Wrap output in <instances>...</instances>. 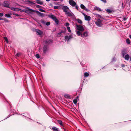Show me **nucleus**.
<instances>
[{"mask_svg":"<svg viewBox=\"0 0 131 131\" xmlns=\"http://www.w3.org/2000/svg\"><path fill=\"white\" fill-rule=\"evenodd\" d=\"M3 6L4 7L9 8V5L6 2H4L3 3Z\"/></svg>","mask_w":131,"mask_h":131,"instance_id":"nucleus-11","label":"nucleus"},{"mask_svg":"<svg viewBox=\"0 0 131 131\" xmlns=\"http://www.w3.org/2000/svg\"><path fill=\"white\" fill-rule=\"evenodd\" d=\"M84 75L85 77H87L89 75V74L87 72H85L84 74Z\"/></svg>","mask_w":131,"mask_h":131,"instance_id":"nucleus-22","label":"nucleus"},{"mask_svg":"<svg viewBox=\"0 0 131 131\" xmlns=\"http://www.w3.org/2000/svg\"><path fill=\"white\" fill-rule=\"evenodd\" d=\"M82 13L84 17L85 20L88 21H89L90 20L91 17L90 16L86 15L83 12H82Z\"/></svg>","mask_w":131,"mask_h":131,"instance_id":"nucleus-5","label":"nucleus"},{"mask_svg":"<svg viewBox=\"0 0 131 131\" xmlns=\"http://www.w3.org/2000/svg\"><path fill=\"white\" fill-rule=\"evenodd\" d=\"M5 17H7L9 18L11 17L10 16L9 14H5Z\"/></svg>","mask_w":131,"mask_h":131,"instance_id":"nucleus-20","label":"nucleus"},{"mask_svg":"<svg viewBox=\"0 0 131 131\" xmlns=\"http://www.w3.org/2000/svg\"><path fill=\"white\" fill-rule=\"evenodd\" d=\"M95 24L98 26H101L102 25L101 21L99 19H98L97 21L95 23Z\"/></svg>","mask_w":131,"mask_h":131,"instance_id":"nucleus-6","label":"nucleus"},{"mask_svg":"<svg viewBox=\"0 0 131 131\" xmlns=\"http://www.w3.org/2000/svg\"><path fill=\"white\" fill-rule=\"evenodd\" d=\"M80 7L82 9L85 10L86 11L88 12L89 11V10L86 8V7L83 5L81 4Z\"/></svg>","mask_w":131,"mask_h":131,"instance_id":"nucleus-9","label":"nucleus"},{"mask_svg":"<svg viewBox=\"0 0 131 131\" xmlns=\"http://www.w3.org/2000/svg\"><path fill=\"white\" fill-rule=\"evenodd\" d=\"M25 9H24L23 10L21 9L18 8V11H20L21 12H25Z\"/></svg>","mask_w":131,"mask_h":131,"instance_id":"nucleus-27","label":"nucleus"},{"mask_svg":"<svg viewBox=\"0 0 131 131\" xmlns=\"http://www.w3.org/2000/svg\"><path fill=\"white\" fill-rule=\"evenodd\" d=\"M129 56L128 54L126 55L124 57V58L125 60H128L129 59Z\"/></svg>","mask_w":131,"mask_h":131,"instance_id":"nucleus-13","label":"nucleus"},{"mask_svg":"<svg viewBox=\"0 0 131 131\" xmlns=\"http://www.w3.org/2000/svg\"><path fill=\"white\" fill-rule=\"evenodd\" d=\"M130 2H131V0H130Z\"/></svg>","mask_w":131,"mask_h":131,"instance_id":"nucleus-51","label":"nucleus"},{"mask_svg":"<svg viewBox=\"0 0 131 131\" xmlns=\"http://www.w3.org/2000/svg\"><path fill=\"white\" fill-rule=\"evenodd\" d=\"M75 8L77 10L78 9V6L77 5H76L75 7Z\"/></svg>","mask_w":131,"mask_h":131,"instance_id":"nucleus-41","label":"nucleus"},{"mask_svg":"<svg viewBox=\"0 0 131 131\" xmlns=\"http://www.w3.org/2000/svg\"><path fill=\"white\" fill-rule=\"evenodd\" d=\"M77 21L80 24H82V22L81 20L79 19H77Z\"/></svg>","mask_w":131,"mask_h":131,"instance_id":"nucleus-19","label":"nucleus"},{"mask_svg":"<svg viewBox=\"0 0 131 131\" xmlns=\"http://www.w3.org/2000/svg\"><path fill=\"white\" fill-rule=\"evenodd\" d=\"M64 32H65V31H61V33H64Z\"/></svg>","mask_w":131,"mask_h":131,"instance_id":"nucleus-42","label":"nucleus"},{"mask_svg":"<svg viewBox=\"0 0 131 131\" xmlns=\"http://www.w3.org/2000/svg\"><path fill=\"white\" fill-rule=\"evenodd\" d=\"M20 54L19 53H17L16 54V56L17 57H18L20 55Z\"/></svg>","mask_w":131,"mask_h":131,"instance_id":"nucleus-36","label":"nucleus"},{"mask_svg":"<svg viewBox=\"0 0 131 131\" xmlns=\"http://www.w3.org/2000/svg\"><path fill=\"white\" fill-rule=\"evenodd\" d=\"M35 56L37 58H40L38 54H36V55Z\"/></svg>","mask_w":131,"mask_h":131,"instance_id":"nucleus-30","label":"nucleus"},{"mask_svg":"<svg viewBox=\"0 0 131 131\" xmlns=\"http://www.w3.org/2000/svg\"><path fill=\"white\" fill-rule=\"evenodd\" d=\"M73 103L76 104L77 102V99H74L73 101Z\"/></svg>","mask_w":131,"mask_h":131,"instance_id":"nucleus-25","label":"nucleus"},{"mask_svg":"<svg viewBox=\"0 0 131 131\" xmlns=\"http://www.w3.org/2000/svg\"><path fill=\"white\" fill-rule=\"evenodd\" d=\"M59 7L58 6H55L54 7V8L55 9H57Z\"/></svg>","mask_w":131,"mask_h":131,"instance_id":"nucleus-32","label":"nucleus"},{"mask_svg":"<svg viewBox=\"0 0 131 131\" xmlns=\"http://www.w3.org/2000/svg\"><path fill=\"white\" fill-rule=\"evenodd\" d=\"M10 9L13 10L18 11V8H16L11 7L10 8Z\"/></svg>","mask_w":131,"mask_h":131,"instance_id":"nucleus-15","label":"nucleus"},{"mask_svg":"<svg viewBox=\"0 0 131 131\" xmlns=\"http://www.w3.org/2000/svg\"><path fill=\"white\" fill-rule=\"evenodd\" d=\"M126 42L128 44H129L130 43V40L128 39H127V40H126Z\"/></svg>","mask_w":131,"mask_h":131,"instance_id":"nucleus-23","label":"nucleus"},{"mask_svg":"<svg viewBox=\"0 0 131 131\" xmlns=\"http://www.w3.org/2000/svg\"><path fill=\"white\" fill-rule=\"evenodd\" d=\"M43 52L44 53H45V49H43Z\"/></svg>","mask_w":131,"mask_h":131,"instance_id":"nucleus-44","label":"nucleus"},{"mask_svg":"<svg viewBox=\"0 0 131 131\" xmlns=\"http://www.w3.org/2000/svg\"><path fill=\"white\" fill-rule=\"evenodd\" d=\"M106 11L107 12L109 13H111L112 12V11L110 9H107L106 10Z\"/></svg>","mask_w":131,"mask_h":131,"instance_id":"nucleus-28","label":"nucleus"},{"mask_svg":"<svg viewBox=\"0 0 131 131\" xmlns=\"http://www.w3.org/2000/svg\"><path fill=\"white\" fill-rule=\"evenodd\" d=\"M46 1H47L48 2L49 1H50V0H46Z\"/></svg>","mask_w":131,"mask_h":131,"instance_id":"nucleus-47","label":"nucleus"},{"mask_svg":"<svg viewBox=\"0 0 131 131\" xmlns=\"http://www.w3.org/2000/svg\"><path fill=\"white\" fill-rule=\"evenodd\" d=\"M69 23H66V24H65V26H68L69 25Z\"/></svg>","mask_w":131,"mask_h":131,"instance_id":"nucleus-35","label":"nucleus"},{"mask_svg":"<svg viewBox=\"0 0 131 131\" xmlns=\"http://www.w3.org/2000/svg\"><path fill=\"white\" fill-rule=\"evenodd\" d=\"M50 17L52 19H53V20L56 18L55 16L52 15H50Z\"/></svg>","mask_w":131,"mask_h":131,"instance_id":"nucleus-17","label":"nucleus"},{"mask_svg":"<svg viewBox=\"0 0 131 131\" xmlns=\"http://www.w3.org/2000/svg\"><path fill=\"white\" fill-rule=\"evenodd\" d=\"M76 27H77V29L78 30V31H79L81 32L83 31L84 29L83 26L81 25H76Z\"/></svg>","mask_w":131,"mask_h":131,"instance_id":"nucleus-3","label":"nucleus"},{"mask_svg":"<svg viewBox=\"0 0 131 131\" xmlns=\"http://www.w3.org/2000/svg\"><path fill=\"white\" fill-rule=\"evenodd\" d=\"M124 66H125V65H124V64H122V67H124Z\"/></svg>","mask_w":131,"mask_h":131,"instance_id":"nucleus-43","label":"nucleus"},{"mask_svg":"<svg viewBox=\"0 0 131 131\" xmlns=\"http://www.w3.org/2000/svg\"><path fill=\"white\" fill-rule=\"evenodd\" d=\"M36 31L37 32L38 34L41 35L43 34V32L42 31L36 29Z\"/></svg>","mask_w":131,"mask_h":131,"instance_id":"nucleus-10","label":"nucleus"},{"mask_svg":"<svg viewBox=\"0 0 131 131\" xmlns=\"http://www.w3.org/2000/svg\"><path fill=\"white\" fill-rule=\"evenodd\" d=\"M52 129L53 131H59L58 128L55 127H52Z\"/></svg>","mask_w":131,"mask_h":131,"instance_id":"nucleus-14","label":"nucleus"},{"mask_svg":"<svg viewBox=\"0 0 131 131\" xmlns=\"http://www.w3.org/2000/svg\"><path fill=\"white\" fill-rule=\"evenodd\" d=\"M69 3L70 5L72 6H74L76 5V3L73 0L69 1Z\"/></svg>","mask_w":131,"mask_h":131,"instance_id":"nucleus-8","label":"nucleus"},{"mask_svg":"<svg viewBox=\"0 0 131 131\" xmlns=\"http://www.w3.org/2000/svg\"><path fill=\"white\" fill-rule=\"evenodd\" d=\"M65 14L68 16L72 17L74 16L73 13L69 10L65 13Z\"/></svg>","mask_w":131,"mask_h":131,"instance_id":"nucleus-4","label":"nucleus"},{"mask_svg":"<svg viewBox=\"0 0 131 131\" xmlns=\"http://www.w3.org/2000/svg\"><path fill=\"white\" fill-rule=\"evenodd\" d=\"M40 6H39V5H38V6H37V7H39Z\"/></svg>","mask_w":131,"mask_h":131,"instance_id":"nucleus-46","label":"nucleus"},{"mask_svg":"<svg viewBox=\"0 0 131 131\" xmlns=\"http://www.w3.org/2000/svg\"><path fill=\"white\" fill-rule=\"evenodd\" d=\"M127 53V52L125 50H123L122 52V55L123 57H124V55Z\"/></svg>","mask_w":131,"mask_h":131,"instance_id":"nucleus-12","label":"nucleus"},{"mask_svg":"<svg viewBox=\"0 0 131 131\" xmlns=\"http://www.w3.org/2000/svg\"><path fill=\"white\" fill-rule=\"evenodd\" d=\"M65 39L66 40H69L68 39V37L67 36H66L65 37Z\"/></svg>","mask_w":131,"mask_h":131,"instance_id":"nucleus-38","label":"nucleus"},{"mask_svg":"<svg viewBox=\"0 0 131 131\" xmlns=\"http://www.w3.org/2000/svg\"><path fill=\"white\" fill-rule=\"evenodd\" d=\"M122 6H123V3H122Z\"/></svg>","mask_w":131,"mask_h":131,"instance_id":"nucleus-48","label":"nucleus"},{"mask_svg":"<svg viewBox=\"0 0 131 131\" xmlns=\"http://www.w3.org/2000/svg\"><path fill=\"white\" fill-rule=\"evenodd\" d=\"M94 9L95 10H97L99 11H101V9L100 8L97 7H95L94 8Z\"/></svg>","mask_w":131,"mask_h":131,"instance_id":"nucleus-16","label":"nucleus"},{"mask_svg":"<svg viewBox=\"0 0 131 131\" xmlns=\"http://www.w3.org/2000/svg\"><path fill=\"white\" fill-rule=\"evenodd\" d=\"M62 9L65 13L70 10L69 7L66 6H63Z\"/></svg>","mask_w":131,"mask_h":131,"instance_id":"nucleus-7","label":"nucleus"},{"mask_svg":"<svg viewBox=\"0 0 131 131\" xmlns=\"http://www.w3.org/2000/svg\"><path fill=\"white\" fill-rule=\"evenodd\" d=\"M101 0L104 3H106V0Z\"/></svg>","mask_w":131,"mask_h":131,"instance_id":"nucleus-37","label":"nucleus"},{"mask_svg":"<svg viewBox=\"0 0 131 131\" xmlns=\"http://www.w3.org/2000/svg\"><path fill=\"white\" fill-rule=\"evenodd\" d=\"M61 32H59V33H58V35L59 36H60L61 35Z\"/></svg>","mask_w":131,"mask_h":131,"instance_id":"nucleus-39","label":"nucleus"},{"mask_svg":"<svg viewBox=\"0 0 131 131\" xmlns=\"http://www.w3.org/2000/svg\"><path fill=\"white\" fill-rule=\"evenodd\" d=\"M4 39L7 42V43L8 42V39L6 37H4Z\"/></svg>","mask_w":131,"mask_h":131,"instance_id":"nucleus-29","label":"nucleus"},{"mask_svg":"<svg viewBox=\"0 0 131 131\" xmlns=\"http://www.w3.org/2000/svg\"><path fill=\"white\" fill-rule=\"evenodd\" d=\"M37 3L38 4L42 5L43 4V2L41 1H38L37 2Z\"/></svg>","mask_w":131,"mask_h":131,"instance_id":"nucleus-24","label":"nucleus"},{"mask_svg":"<svg viewBox=\"0 0 131 131\" xmlns=\"http://www.w3.org/2000/svg\"><path fill=\"white\" fill-rule=\"evenodd\" d=\"M35 11L37 12V13H38L39 14L40 16H42L43 14L38 11H36L30 8H29L28 7H26V9H25V12L27 13H31L32 12H35Z\"/></svg>","mask_w":131,"mask_h":131,"instance_id":"nucleus-1","label":"nucleus"},{"mask_svg":"<svg viewBox=\"0 0 131 131\" xmlns=\"http://www.w3.org/2000/svg\"><path fill=\"white\" fill-rule=\"evenodd\" d=\"M67 29L68 30L69 32H71V30L70 29V27H67Z\"/></svg>","mask_w":131,"mask_h":131,"instance_id":"nucleus-31","label":"nucleus"},{"mask_svg":"<svg viewBox=\"0 0 131 131\" xmlns=\"http://www.w3.org/2000/svg\"><path fill=\"white\" fill-rule=\"evenodd\" d=\"M39 11H40V12H45V10H43L42 9H39Z\"/></svg>","mask_w":131,"mask_h":131,"instance_id":"nucleus-34","label":"nucleus"},{"mask_svg":"<svg viewBox=\"0 0 131 131\" xmlns=\"http://www.w3.org/2000/svg\"><path fill=\"white\" fill-rule=\"evenodd\" d=\"M3 19H2L1 18H0V20H2Z\"/></svg>","mask_w":131,"mask_h":131,"instance_id":"nucleus-49","label":"nucleus"},{"mask_svg":"<svg viewBox=\"0 0 131 131\" xmlns=\"http://www.w3.org/2000/svg\"><path fill=\"white\" fill-rule=\"evenodd\" d=\"M129 37H130V38L131 39V35H130L129 36Z\"/></svg>","mask_w":131,"mask_h":131,"instance_id":"nucleus-45","label":"nucleus"},{"mask_svg":"<svg viewBox=\"0 0 131 131\" xmlns=\"http://www.w3.org/2000/svg\"><path fill=\"white\" fill-rule=\"evenodd\" d=\"M50 22H47L46 23V25L47 26H48L50 25Z\"/></svg>","mask_w":131,"mask_h":131,"instance_id":"nucleus-33","label":"nucleus"},{"mask_svg":"<svg viewBox=\"0 0 131 131\" xmlns=\"http://www.w3.org/2000/svg\"><path fill=\"white\" fill-rule=\"evenodd\" d=\"M130 61H131V57H130Z\"/></svg>","mask_w":131,"mask_h":131,"instance_id":"nucleus-50","label":"nucleus"},{"mask_svg":"<svg viewBox=\"0 0 131 131\" xmlns=\"http://www.w3.org/2000/svg\"><path fill=\"white\" fill-rule=\"evenodd\" d=\"M64 97L67 98H69L70 97V96L68 94H65L64 95Z\"/></svg>","mask_w":131,"mask_h":131,"instance_id":"nucleus-21","label":"nucleus"},{"mask_svg":"<svg viewBox=\"0 0 131 131\" xmlns=\"http://www.w3.org/2000/svg\"><path fill=\"white\" fill-rule=\"evenodd\" d=\"M58 121L59 124H60L61 126H63V123L62 121L60 120H59Z\"/></svg>","mask_w":131,"mask_h":131,"instance_id":"nucleus-18","label":"nucleus"},{"mask_svg":"<svg viewBox=\"0 0 131 131\" xmlns=\"http://www.w3.org/2000/svg\"><path fill=\"white\" fill-rule=\"evenodd\" d=\"M4 15L2 13H0V17H2Z\"/></svg>","mask_w":131,"mask_h":131,"instance_id":"nucleus-40","label":"nucleus"},{"mask_svg":"<svg viewBox=\"0 0 131 131\" xmlns=\"http://www.w3.org/2000/svg\"><path fill=\"white\" fill-rule=\"evenodd\" d=\"M77 35L82 37H86L88 35V32L87 31L84 32L83 34H82L81 32L79 31H76Z\"/></svg>","mask_w":131,"mask_h":131,"instance_id":"nucleus-2","label":"nucleus"},{"mask_svg":"<svg viewBox=\"0 0 131 131\" xmlns=\"http://www.w3.org/2000/svg\"><path fill=\"white\" fill-rule=\"evenodd\" d=\"M54 21L57 24H58V20L56 18L54 20Z\"/></svg>","mask_w":131,"mask_h":131,"instance_id":"nucleus-26","label":"nucleus"}]
</instances>
